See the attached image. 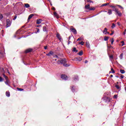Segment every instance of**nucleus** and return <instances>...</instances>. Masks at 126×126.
I'll return each instance as SVG.
<instances>
[{
    "label": "nucleus",
    "instance_id": "obj_54",
    "mask_svg": "<svg viewBox=\"0 0 126 126\" xmlns=\"http://www.w3.org/2000/svg\"><path fill=\"white\" fill-rule=\"evenodd\" d=\"M54 58H58V55H55L54 57Z\"/></svg>",
    "mask_w": 126,
    "mask_h": 126
},
{
    "label": "nucleus",
    "instance_id": "obj_63",
    "mask_svg": "<svg viewBox=\"0 0 126 126\" xmlns=\"http://www.w3.org/2000/svg\"><path fill=\"white\" fill-rule=\"evenodd\" d=\"M113 75H110V77H113Z\"/></svg>",
    "mask_w": 126,
    "mask_h": 126
},
{
    "label": "nucleus",
    "instance_id": "obj_46",
    "mask_svg": "<svg viewBox=\"0 0 126 126\" xmlns=\"http://www.w3.org/2000/svg\"><path fill=\"white\" fill-rule=\"evenodd\" d=\"M36 30L37 33H39V32H40V29H39L38 28H36Z\"/></svg>",
    "mask_w": 126,
    "mask_h": 126
},
{
    "label": "nucleus",
    "instance_id": "obj_34",
    "mask_svg": "<svg viewBox=\"0 0 126 126\" xmlns=\"http://www.w3.org/2000/svg\"><path fill=\"white\" fill-rule=\"evenodd\" d=\"M117 6H119L120 8H121V9H124V7H123V6L120 5H116Z\"/></svg>",
    "mask_w": 126,
    "mask_h": 126
},
{
    "label": "nucleus",
    "instance_id": "obj_25",
    "mask_svg": "<svg viewBox=\"0 0 126 126\" xmlns=\"http://www.w3.org/2000/svg\"><path fill=\"white\" fill-rule=\"evenodd\" d=\"M25 7H27V8H28V7H30V5L28 3L25 4Z\"/></svg>",
    "mask_w": 126,
    "mask_h": 126
},
{
    "label": "nucleus",
    "instance_id": "obj_13",
    "mask_svg": "<svg viewBox=\"0 0 126 126\" xmlns=\"http://www.w3.org/2000/svg\"><path fill=\"white\" fill-rule=\"evenodd\" d=\"M85 9H90V4H88L85 6Z\"/></svg>",
    "mask_w": 126,
    "mask_h": 126
},
{
    "label": "nucleus",
    "instance_id": "obj_42",
    "mask_svg": "<svg viewBox=\"0 0 126 126\" xmlns=\"http://www.w3.org/2000/svg\"><path fill=\"white\" fill-rule=\"evenodd\" d=\"M2 81H3V78H2L1 77H0V82Z\"/></svg>",
    "mask_w": 126,
    "mask_h": 126
},
{
    "label": "nucleus",
    "instance_id": "obj_29",
    "mask_svg": "<svg viewBox=\"0 0 126 126\" xmlns=\"http://www.w3.org/2000/svg\"><path fill=\"white\" fill-rule=\"evenodd\" d=\"M78 55L79 56H82V55H83V51H81L79 53Z\"/></svg>",
    "mask_w": 126,
    "mask_h": 126
},
{
    "label": "nucleus",
    "instance_id": "obj_24",
    "mask_svg": "<svg viewBox=\"0 0 126 126\" xmlns=\"http://www.w3.org/2000/svg\"><path fill=\"white\" fill-rule=\"evenodd\" d=\"M54 14L57 18H59V15H58V13L56 12H54Z\"/></svg>",
    "mask_w": 126,
    "mask_h": 126
},
{
    "label": "nucleus",
    "instance_id": "obj_18",
    "mask_svg": "<svg viewBox=\"0 0 126 126\" xmlns=\"http://www.w3.org/2000/svg\"><path fill=\"white\" fill-rule=\"evenodd\" d=\"M123 57H124V53L121 54L119 56V58H120V60H123Z\"/></svg>",
    "mask_w": 126,
    "mask_h": 126
},
{
    "label": "nucleus",
    "instance_id": "obj_22",
    "mask_svg": "<svg viewBox=\"0 0 126 126\" xmlns=\"http://www.w3.org/2000/svg\"><path fill=\"white\" fill-rule=\"evenodd\" d=\"M95 9H96V8H95V7H90V9L89 10H95Z\"/></svg>",
    "mask_w": 126,
    "mask_h": 126
},
{
    "label": "nucleus",
    "instance_id": "obj_12",
    "mask_svg": "<svg viewBox=\"0 0 126 126\" xmlns=\"http://www.w3.org/2000/svg\"><path fill=\"white\" fill-rule=\"evenodd\" d=\"M42 21H43L42 19H37L36 20V24H41V23H42Z\"/></svg>",
    "mask_w": 126,
    "mask_h": 126
},
{
    "label": "nucleus",
    "instance_id": "obj_52",
    "mask_svg": "<svg viewBox=\"0 0 126 126\" xmlns=\"http://www.w3.org/2000/svg\"><path fill=\"white\" fill-rule=\"evenodd\" d=\"M112 35H114V32L112 31V33H110V36H112Z\"/></svg>",
    "mask_w": 126,
    "mask_h": 126
},
{
    "label": "nucleus",
    "instance_id": "obj_44",
    "mask_svg": "<svg viewBox=\"0 0 126 126\" xmlns=\"http://www.w3.org/2000/svg\"><path fill=\"white\" fill-rule=\"evenodd\" d=\"M110 7H112V8H113V9H115V8H116V6H115L110 5Z\"/></svg>",
    "mask_w": 126,
    "mask_h": 126
},
{
    "label": "nucleus",
    "instance_id": "obj_14",
    "mask_svg": "<svg viewBox=\"0 0 126 126\" xmlns=\"http://www.w3.org/2000/svg\"><path fill=\"white\" fill-rule=\"evenodd\" d=\"M56 36L59 40H61V39H62V36H61V34H60V33H57Z\"/></svg>",
    "mask_w": 126,
    "mask_h": 126
},
{
    "label": "nucleus",
    "instance_id": "obj_33",
    "mask_svg": "<svg viewBox=\"0 0 126 126\" xmlns=\"http://www.w3.org/2000/svg\"><path fill=\"white\" fill-rule=\"evenodd\" d=\"M115 27H116V25L114 23L112 24V25L111 26V28H112L113 29V28H115Z\"/></svg>",
    "mask_w": 126,
    "mask_h": 126
},
{
    "label": "nucleus",
    "instance_id": "obj_61",
    "mask_svg": "<svg viewBox=\"0 0 126 126\" xmlns=\"http://www.w3.org/2000/svg\"><path fill=\"white\" fill-rule=\"evenodd\" d=\"M68 40H70V36L68 37Z\"/></svg>",
    "mask_w": 126,
    "mask_h": 126
},
{
    "label": "nucleus",
    "instance_id": "obj_11",
    "mask_svg": "<svg viewBox=\"0 0 126 126\" xmlns=\"http://www.w3.org/2000/svg\"><path fill=\"white\" fill-rule=\"evenodd\" d=\"M33 16H34V14H32L29 16V17L28 19V22H29V20H30V19H31V18H32L33 17Z\"/></svg>",
    "mask_w": 126,
    "mask_h": 126
},
{
    "label": "nucleus",
    "instance_id": "obj_10",
    "mask_svg": "<svg viewBox=\"0 0 126 126\" xmlns=\"http://www.w3.org/2000/svg\"><path fill=\"white\" fill-rule=\"evenodd\" d=\"M52 55H54V52L50 51L49 53L46 54V56H48V57H51Z\"/></svg>",
    "mask_w": 126,
    "mask_h": 126
},
{
    "label": "nucleus",
    "instance_id": "obj_56",
    "mask_svg": "<svg viewBox=\"0 0 126 126\" xmlns=\"http://www.w3.org/2000/svg\"><path fill=\"white\" fill-rule=\"evenodd\" d=\"M3 77H4V78H5L6 76L5 75V74H3Z\"/></svg>",
    "mask_w": 126,
    "mask_h": 126
},
{
    "label": "nucleus",
    "instance_id": "obj_7",
    "mask_svg": "<svg viewBox=\"0 0 126 126\" xmlns=\"http://www.w3.org/2000/svg\"><path fill=\"white\" fill-rule=\"evenodd\" d=\"M73 78V81H78V80H79V78H78V76L77 75H74V77Z\"/></svg>",
    "mask_w": 126,
    "mask_h": 126
},
{
    "label": "nucleus",
    "instance_id": "obj_36",
    "mask_svg": "<svg viewBox=\"0 0 126 126\" xmlns=\"http://www.w3.org/2000/svg\"><path fill=\"white\" fill-rule=\"evenodd\" d=\"M3 18V16H2V14H0V20H1Z\"/></svg>",
    "mask_w": 126,
    "mask_h": 126
},
{
    "label": "nucleus",
    "instance_id": "obj_62",
    "mask_svg": "<svg viewBox=\"0 0 126 126\" xmlns=\"http://www.w3.org/2000/svg\"><path fill=\"white\" fill-rule=\"evenodd\" d=\"M40 26H41V25H37V27H40Z\"/></svg>",
    "mask_w": 126,
    "mask_h": 126
},
{
    "label": "nucleus",
    "instance_id": "obj_3",
    "mask_svg": "<svg viewBox=\"0 0 126 126\" xmlns=\"http://www.w3.org/2000/svg\"><path fill=\"white\" fill-rule=\"evenodd\" d=\"M61 78L63 79V80H67V79H68V77L65 74H62Z\"/></svg>",
    "mask_w": 126,
    "mask_h": 126
},
{
    "label": "nucleus",
    "instance_id": "obj_45",
    "mask_svg": "<svg viewBox=\"0 0 126 126\" xmlns=\"http://www.w3.org/2000/svg\"><path fill=\"white\" fill-rule=\"evenodd\" d=\"M121 43V44H122V46H124L125 45V42L124 41H122Z\"/></svg>",
    "mask_w": 126,
    "mask_h": 126
},
{
    "label": "nucleus",
    "instance_id": "obj_20",
    "mask_svg": "<svg viewBox=\"0 0 126 126\" xmlns=\"http://www.w3.org/2000/svg\"><path fill=\"white\" fill-rule=\"evenodd\" d=\"M111 71H109V73H115V70H114V68H111Z\"/></svg>",
    "mask_w": 126,
    "mask_h": 126
},
{
    "label": "nucleus",
    "instance_id": "obj_23",
    "mask_svg": "<svg viewBox=\"0 0 126 126\" xmlns=\"http://www.w3.org/2000/svg\"><path fill=\"white\" fill-rule=\"evenodd\" d=\"M73 52H74L75 53H77L78 52V50H76V48L74 47L72 50Z\"/></svg>",
    "mask_w": 126,
    "mask_h": 126
},
{
    "label": "nucleus",
    "instance_id": "obj_26",
    "mask_svg": "<svg viewBox=\"0 0 126 126\" xmlns=\"http://www.w3.org/2000/svg\"><path fill=\"white\" fill-rule=\"evenodd\" d=\"M104 41H108V40H109V37H108V36H104Z\"/></svg>",
    "mask_w": 126,
    "mask_h": 126
},
{
    "label": "nucleus",
    "instance_id": "obj_59",
    "mask_svg": "<svg viewBox=\"0 0 126 126\" xmlns=\"http://www.w3.org/2000/svg\"><path fill=\"white\" fill-rule=\"evenodd\" d=\"M105 34H110V32H109L108 31L106 32L105 33Z\"/></svg>",
    "mask_w": 126,
    "mask_h": 126
},
{
    "label": "nucleus",
    "instance_id": "obj_35",
    "mask_svg": "<svg viewBox=\"0 0 126 126\" xmlns=\"http://www.w3.org/2000/svg\"><path fill=\"white\" fill-rule=\"evenodd\" d=\"M115 87L117 88V89H118V90H119V89H120V86L119 85H115Z\"/></svg>",
    "mask_w": 126,
    "mask_h": 126
},
{
    "label": "nucleus",
    "instance_id": "obj_38",
    "mask_svg": "<svg viewBox=\"0 0 126 126\" xmlns=\"http://www.w3.org/2000/svg\"><path fill=\"white\" fill-rule=\"evenodd\" d=\"M113 97L114 98V99H118V95L117 94L114 95Z\"/></svg>",
    "mask_w": 126,
    "mask_h": 126
},
{
    "label": "nucleus",
    "instance_id": "obj_17",
    "mask_svg": "<svg viewBox=\"0 0 126 126\" xmlns=\"http://www.w3.org/2000/svg\"><path fill=\"white\" fill-rule=\"evenodd\" d=\"M5 84H6V85H9V84L10 83V82H9V80H6L5 82Z\"/></svg>",
    "mask_w": 126,
    "mask_h": 126
},
{
    "label": "nucleus",
    "instance_id": "obj_27",
    "mask_svg": "<svg viewBox=\"0 0 126 126\" xmlns=\"http://www.w3.org/2000/svg\"><path fill=\"white\" fill-rule=\"evenodd\" d=\"M17 90H18V91H23L24 89L22 88H17Z\"/></svg>",
    "mask_w": 126,
    "mask_h": 126
},
{
    "label": "nucleus",
    "instance_id": "obj_8",
    "mask_svg": "<svg viewBox=\"0 0 126 126\" xmlns=\"http://www.w3.org/2000/svg\"><path fill=\"white\" fill-rule=\"evenodd\" d=\"M32 51H33L32 49L29 48V49L26 50L25 53H26V54H28V53H31V52H32Z\"/></svg>",
    "mask_w": 126,
    "mask_h": 126
},
{
    "label": "nucleus",
    "instance_id": "obj_43",
    "mask_svg": "<svg viewBox=\"0 0 126 126\" xmlns=\"http://www.w3.org/2000/svg\"><path fill=\"white\" fill-rule=\"evenodd\" d=\"M109 58L110 59H111L112 60H113V59H114V56L113 55H110L109 56Z\"/></svg>",
    "mask_w": 126,
    "mask_h": 126
},
{
    "label": "nucleus",
    "instance_id": "obj_49",
    "mask_svg": "<svg viewBox=\"0 0 126 126\" xmlns=\"http://www.w3.org/2000/svg\"><path fill=\"white\" fill-rule=\"evenodd\" d=\"M5 79V80H8V77L7 76H6Z\"/></svg>",
    "mask_w": 126,
    "mask_h": 126
},
{
    "label": "nucleus",
    "instance_id": "obj_50",
    "mask_svg": "<svg viewBox=\"0 0 126 126\" xmlns=\"http://www.w3.org/2000/svg\"><path fill=\"white\" fill-rule=\"evenodd\" d=\"M47 48H48V46H44V50H47Z\"/></svg>",
    "mask_w": 126,
    "mask_h": 126
},
{
    "label": "nucleus",
    "instance_id": "obj_30",
    "mask_svg": "<svg viewBox=\"0 0 126 126\" xmlns=\"http://www.w3.org/2000/svg\"><path fill=\"white\" fill-rule=\"evenodd\" d=\"M120 72L121 73L124 74L126 72V71H125V70L120 69Z\"/></svg>",
    "mask_w": 126,
    "mask_h": 126
},
{
    "label": "nucleus",
    "instance_id": "obj_6",
    "mask_svg": "<svg viewBox=\"0 0 126 126\" xmlns=\"http://www.w3.org/2000/svg\"><path fill=\"white\" fill-rule=\"evenodd\" d=\"M114 11H115L116 12V14L119 15V16H122V13L120 12L118 9L115 8L114 10H113Z\"/></svg>",
    "mask_w": 126,
    "mask_h": 126
},
{
    "label": "nucleus",
    "instance_id": "obj_60",
    "mask_svg": "<svg viewBox=\"0 0 126 126\" xmlns=\"http://www.w3.org/2000/svg\"><path fill=\"white\" fill-rule=\"evenodd\" d=\"M123 35H126V32H123Z\"/></svg>",
    "mask_w": 126,
    "mask_h": 126
},
{
    "label": "nucleus",
    "instance_id": "obj_58",
    "mask_svg": "<svg viewBox=\"0 0 126 126\" xmlns=\"http://www.w3.org/2000/svg\"><path fill=\"white\" fill-rule=\"evenodd\" d=\"M79 40H81V38H79L77 39V41H79Z\"/></svg>",
    "mask_w": 126,
    "mask_h": 126
},
{
    "label": "nucleus",
    "instance_id": "obj_64",
    "mask_svg": "<svg viewBox=\"0 0 126 126\" xmlns=\"http://www.w3.org/2000/svg\"><path fill=\"white\" fill-rule=\"evenodd\" d=\"M124 32H126V29L125 30Z\"/></svg>",
    "mask_w": 126,
    "mask_h": 126
},
{
    "label": "nucleus",
    "instance_id": "obj_47",
    "mask_svg": "<svg viewBox=\"0 0 126 126\" xmlns=\"http://www.w3.org/2000/svg\"><path fill=\"white\" fill-rule=\"evenodd\" d=\"M16 18H17V16L15 15L13 18V20H15V19H16Z\"/></svg>",
    "mask_w": 126,
    "mask_h": 126
},
{
    "label": "nucleus",
    "instance_id": "obj_57",
    "mask_svg": "<svg viewBox=\"0 0 126 126\" xmlns=\"http://www.w3.org/2000/svg\"><path fill=\"white\" fill-rule=\"evenodd\" d=\"M52 9H53V10H56V8L53 7V8H52Z\"/></svg>",
    "mask_w": 126,
    "mask_h": 126
},
{
    "label": "nucleus",
    "instance_id": "obj_53",
    "mask_svg": "<svg viewBox=\"0 0 126 126\" xmlns=\"http://www.w3.org/2000/svg\"><path fill=\"white\" fill-rule=\"evenodd\" d=\"M88 63V61L85 60V63Z\"/></svg>",
    "mask_w": 126,
    "mask_h": 126
},
{
    "label": "nucleus",
    "instance_id": "obj_37",
    "mask_svg": "<svg viewBox=\"0 0 126 126\" xmlns=\"http://www.w3.org/2000/svg\"><path fill=\"white\" fill-rule=\"evenodd\" d=\"M107 31H108V29H107V28H105L103 30V33H105V32H107Z\"/></svg>",
    "mask_w": 126,
    "mask_h": 126
},
{
    "label": "nucleus",
    "instance_id": "obj_9",
    "mask_svg": "<svg viewBox=\"0 0 126 126\" xmlns=\"http://www.w3.org/2000/svg\"><path fill=\"white\" fill-rule=\"evenodd\" d=\"M75 60H76L77 62H81V61H82V58L81 57H78L76 58Z\"/></svg>",
    "mask_w": 126,
    "mask_h": 126
},
{
    "label": "nucleus",
    "instance_id": "obj_15",
    "mask_svg": "<svg viewBox=\"0 0 126 126\" xmlns=\"http://www.w3.org/2000/svg\"><path fill=\"white\" fill-rule=\"evenodd\" d=\"M86 46L87 48H90V44H89V42H86Z\"/></svg>",
    "mask_w": 126,
    "mask_h": 126
},
{
    "label": "nucleus",
    "instance_id": "obj_41",
    "mask_svg": "<svg viewBox=\"0 0 126 126\" xmlns=\"http://www.w3.org/2000/svg\"><path fill=\"white\" fill-rule=\"evenodd\" d=\"M87 2H90V3H91V2L92 3H93V1L92 0H87Z\"/></svg>",
    "mask_w": 126,
    "mask_h": 126
},
{
    "label": "nucleus",
    "instance_id": "obj_1",
    "mask_svg": "<svg viewBox=\"0 0 126 126\" xmlns=\"http://www.w3.org/2000/svg\"><path fill=\"white\" fill-rule=\"evenodd\" d=\"M57 63L58 64H60V63H61V64H63V66H65L66 67H67L68 66H69L70 64L66 63V60L64 58L63 59H61V60H59L57 61Z\"/></svg>",
    "mask_w": 126,
    "mask_h": 126
},
{
    "label": "nucleus",
    "instance_id": "obj_21",
    "mask_svg": "<svg viewBox=\"0 0 126 126\" xmlns=\"http://www.w3.org/2000/svg\"><path fill=\"white\" fill-rule=\"evenodd\" d=\"M43 31H44V32H46L47 31V28L46 27V26H43Z\"/></svg>",
    "mask_w": 126,
    "mask_h": 126
},
{
    "label": "nucleus",
    "instance_id": "obj_32",
    "mask_svg": "<svg viewBox=\"0 0 126 126\" xmlns=\"http://www.w3.org/2000/svg\"><path fill=\"white\" fill-rule=\"evenodd\" d=\"M108 13H109V15L112 14V10L109 9V10H108Z\"/></svg>",
    "mask_w": 126,
    "mask_h": 126
},
{
    "label": "nucleus",
    "instance_id": "obj_39",
    "mask_svg": "<svg viewBox=\"0 0 126 126\" xmlns=\"http://www.w3.org/2000/svg\"><path fill=\"white\" fill-rule=\"evenodd\" d=\"M11 13H7L5 14L6 16H9V15H11Z\"/></svg>",
    "mask_w": 126,
    "mask_h": 126
},
{
    "label": "nucleus",
    "instance_id": "obj_51",
    "mask_svg": "<svg viewBox=\"0 0 126 126\" xmlns=\"http://www.w3.org/2000/svg\"><path fill=\"white\" fill-rule=\"evenodd\" d=\"M70 43H71V41H70V40H68V45H69Z\"/></svg>",
    "mask_w": 126,
    "mask_h": 126
},
{
    "label": "nucleus",
    "instance_id": "obj_48",
    "mask_svg": "<svg viewBox=\"0 0 126 126\" xmlns=\"http://www.w3.org/2000/svg\"><path fill=\"white\" fill-rule=\"evenodd\" d=\"M120 77H121V78L122 79H123V78H124V77H125V76H124V75H121V76H120Z\"/></svg>",
    "mask_w": 126,
    "mask_h": 126
},
{
    "label": "nucleus",
    "instance_id": "obj_16",
    "mask_svg": "<svg viewBox=\"0 0 126 126\" xmlns=\"http://www.w3.org/2000/svg\"><path fill=\"white\" fill-rule=\"evenodd\" d=\"M71 89L72 92H75V87H74V86L71 87Z\"/></svg>",
    "mask_w": 126,
    "mask_h": 126
},
{
    "label": "nucleus",
    "instance_id": "obj_5",
    "mask_svg": "<svg viewBox=\"0 0 126 126\" xmlns=\"http://www.w3.org/2000/svg\"><path fill=\"white\" fill-rule=\"evenodd\" d=\"M6 27H9L10 25H11V21H10V20L7 19L6 21Z\"/></svg>",
    "mask_w": 126,
    "mask_h": 126
},
{
    "label": "nucleus",
    "instance_id": "obj_2",
    "mask_svg": "<svg viewBox=\"0 0 126 126\" xmlns=\"http://www.w3.org/2000/svg\"><path fill=\"white\" fill-rule=\"evenodd\" d=\"M104 101L105 103H110L111 102V98L106 96L104 98Z\"/></svg>",
    "mask_w": 126,
    "mask_h": 126
},
{
    "label": "nucleus",
    "instance_id": "obj_4",
    "mask_svg": "<svg viewBox=\"0 0 126 126\" xmlns=\"http://www.w3.org/2000/svg\"><path fill=\"white\" fill-rule=\"evenodd\" d=\"M70 31L73 33V34H77V31H76V29H74L73 27H72L70 29Z\"/></svg>",
    "mask_w": 126,
    "mask_h": 126
},
{
    "label": "nucleus",
    "instance_id": "obj_31",
    "mask_svg": "<svg viewBox=\"0 0 126 126\" xmlns=\"http://www.w3.org/2000/svg\"><path fill=\"white\" fill-rule=\"evenodd\" d=\"M114 41H115V39H114V38H112L111 39V45H113V44H114Z\"/></svg>",
    "mask_w": 126,
    "mask_h": 126
},
{
    "label": "nucleus",
    "instance_id": "obj_40",
    "mask_svg": "<svg viewBox=\"0 0 126 126\" xmlns=\"http://www.w3.org/2000/svg\"><path fill=\"white\" fill-rule=\"evenodd\" d=\"M79 44H80L82 46H83V45H84V42L83 41H81V42H79Z\"/></svg>",
    "mask_w": 126,
    "mask_h": 126
},
{
    "label": "nucleus",
    "instance_id": "obj_55",
    "mask_svg": "<svg viewBox=\"0 0 126 126\" xmlns=\"http://www.w3.org/2000/svg\"><path fill=\"white\" fill-rule=\"evenodd\" d=\"M117 24L119 26H121V24H120V22H117Z\"/></svg>",
    "mask_w": 126,
    "mask_h": 126
},
{
    "label": "nucleus",
    "instance_id": "obj_28",
    "mask_svg": "<svg viewBox=\"0 0 126 126\" xmlns=\"http://www.w3.org/2000/svg\"><path fill=\"white\" fill-rule=\"evenodd\" d=\"M109 4H110V3H104L102 5V6H106L107 5H109Z\"/></svg>",
    "mask_w": 126,
    "mask_h": 126
},
{
    "label": "nucleus",
    "instance_id": "obj_19",
    "mask_svg": "<svg viewBox=\"0 0 126 126\" xmlns=\"http://www.w3.org/2000/svg\"><path fill=\"white\" fill-rule=\"evenodd\" d=\"M6 96H7V97H10V93L8 92H6Z\"/></svg>",
    "mask_w": 126,
    "mask_h": 126
}]
</instances>
